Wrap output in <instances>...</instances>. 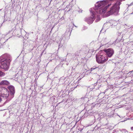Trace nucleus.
I'll use <instances>...</instances> for the list:
<instances>
[{"instance_id": "nucleus-9", "label": "nucleus", "mask_w": 133, "mask_h": 133, "mask_svg": "<svg viewBox=\"0 0 133 133\" xmlns=\"http://www.w3.org/2000/svg\"><path fill=\"white\" fill-rule=\"evenodd\" d=\"M4 104L3 101L2 99V98L0 97V107L3 106V105Z\"/></svg>"}, {"instance_id": "nucleus-11", "label": "nucleus", "mask_w": 133, "mask_h": 133, "mask_svg": "<svg viewBox=\"0 0 133 133\" xmlns=\"http://www.w3.org/2000/svg\"><path fill=\"white\" fill-rule=\"evenodd\" d=\"M5 74L2 72L1 71H0V76H4L5 75Z\"/></svg>"}, {"instance_id": "nucleus-14", "label": "nucleus", "mask_w": 133, "mask_h": 133, "mask_svg": "<svg viewBox=\"0 0 133 133\" xmlns=\"http://www.w3.org/2000/svg\"><path fill=\"white\" fill-rule=\"evenodd\" d=\"M1 44L0 43V45Z\"/></svg>"}, {"instance_id": "nucleus-4", "label": "nucleus", "mask_w": 133, "mask_h": 133, "mask_svg": "<svg viewBox=\"0 0 133 133\" xmlns=\"http://www.w3.org/2000/svg\"><path fill=\"white\" fill-rule=\"evenodd\" d=\"M8 88L9 90L10 94H9V92L8 91V96H7V101H9L14 96V94L15 93V90L14 87L12 85H10L8 86Z\"/></svg>"}, {"instance_id": "nucleus-3", "label": "nucleus", "mask_w": 133, "mask_h": 133, "mask_svg": "<svg viewBox=\"0 0 133 133\" xmlns=\"http://www.w3.org/2000/svg\"><path fill=\"white\" fill-rule=\"evenodd\" d=\"M10 60L9 59L4 58L1 59L0 60V67L5 70H7L9 68Z\"/></svg>"}, {"instance_id": "nucleus-8", "label": "nucleus", "mask_w": 133, "mask_h": 133, "mask_svg": "<svg viewBox=\"0 0 133 133\" xmlns=\"http://www.w3.org/2000/svg\"><path fill=\"white\" fill-rule=\"evenodd\" d=\"M9 82L7 80H3L0 82V85H7L9 84Z\"/></svg>"}, {"instance_id": "nucleus-13", "label": "nucleus", "mask_w": 133, "mask_h": 133, "mask_svg": "<svg viewBox=\"0 0 133 133\" xmlns=\"http://www.w3.org/2000/svg\"><path fill=\"white\" fill-rule=\"evenodd\" d=\"M131 130H133V127H131Z\"/></svg>"}, {"instance_id": "nucleus-7", "label": "nucleus", "mask_w": 133, "mask_h": 133, "mask_svg": "<svg viewBox=\"0 0 133 133\" xmlns=\"http://www.w3.org/2000/svg\"><path fill=\"white\" fill-rule=\"evenodd\" d=\"M103 51L106 53L108 57H111L114 53V50L112 49L111 48L104 49Z\"/></svg>"}, {"instance_id": "nucleus-1", "label": "nucleus", "mask_w": 133, "mask_h": 133, "mask_svg": "<svg viewBox=\"0 0 133 133\" xmlns=\"http://www.w3.org/2000/svg\"><path fill=\"white\" fill-rule=\"evenodd\" d=\"M106 4V2L104 1H99L96 3L95 5V9L97 10L96 12L98 14H102L105 12L108 7L109 6V5L108 6L104 7Z\"/></svg>"}, {"instance_id": "nucleus-5", "label": "nucleus", "mask_w": 133, "mask_h": 133, "mask_svg": "<svg viewBox=\"0 0 133 133\" xmlns=\"http://www.w3.org/2000/svg\"><path fill=\"white\" fill-rule=\"evenodd\" d=\"M90 11L91 15V16L88 18H86L85 19V21L87 22L88 24H90L93 23L95 19L94 18V16H96V15H97L96 14H95L94 12L92 11L91 9H90Z\"/></svg>"}, {"instance_id": "nucleus-2", "label": "nucleus", "mask_w": 133, "mask_h": 133, "mask_svg": "<svg viewBox=\"0 0 133 133\" xmlns=\"http://www.w3.org/2000/svg\"><path fill=\"white\" fill-rule=\"evenodd\" d=\"M97 62L99 64H103L108 59V57L104 54L98 53L96 56Z\"/></svg>"}, {"instance_id": "nucleus-10", "label": "nucleus", "mask_w": 133, "mask_h": 133, "mask_svg": "<svg viewBox=\"0 0 133 133\" xmlns=\"http://www.w3.org/2000/svg\"><path fill=\"white\" fill-rule=\"evenodd\" d=\"M100 19V18L99 17V15H97V18H96V20L95 21V22H97L99 21Z\"/></svg>"}, {"instance_id": "nucleus-6", "label": "nucleus", "mask_w": 133, "mask_h": 133, "mask_svg": "<svg viewBox=\"0 0 133 133\" xmlns=\"http://www.w3.org/2000/svg\"><path fill=\"white\" fill-rule=\"evenodd\" d=\"M0 95L6 99L8 96V91L4 87H0Z\"/></svg>"}, {"instance_id": "nucleus-12", "label": "nucleus", "mask_w": 133, "mask_h": 133, "mask_svg": "<svg viewBox=\"0 0 133 133\" xmlns=\"http://www.w3.org/2000/svg\"><path fill=\"white\" fill-rule=\"evenodd\" d=\"M96 68H97V67L94 68V67H93L91 68V70L92 71L93 70H94Z\"/></svg>"}]
</instances>
